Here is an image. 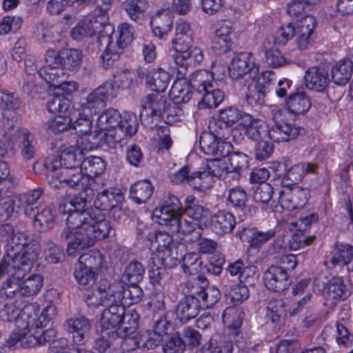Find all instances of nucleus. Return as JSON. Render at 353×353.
Segmentation results:
<instances>
[{"label": "nucleus", "mask_w": 353, "mask_h": 353, "mask_svg": "<svg viewBox=\"0 0 353 353\" xmlns=\"http://www.w3.org/2000/svg\"><path fill=\"white\" fill-rule=\"evenodd\" d=\"M88 194L89 192H82L70 195L59 203V212L68 214L66 225L60 232V240L67 242L66 252L70 256H76L96 241L107 238L112 228L109 220L87 208Z\"/></svg>", "instance_id": "1"}, {"label": "nucleus", "mask_w": 353, "mask_h": 353, "mask_svg": "<svg viewBox=\"0 0 353 353\" xmlns=\"http://www.w3.org/2000/svg\"><path fill=\"white\" fill-rule=\"evenodd\" d=\"M101 315V327L120 333L136 332L139 321V314L134 309H126L123 303L106 305Z\"/></svg>", "instance_id": "2"}, {"label": "nucleus", "mask_w": 353, "mask_h": 353, "mask_svg": "<svg viewBox=\"0 0 353 353\" xmlns=\"http://www.w3.org/2000/svg\"><path fill=\"white\" fill-rule=\"evenodd\" d=\"M37 257L38 252L31 248L18 255L8 252L0 261V279L9 274L16 279H23Z\"/></svg>", "instance_id": "3"}, {"label": "nucleus", "mask_w": 353, "mask_h": 353, "mask_svg": "<svg viewBox=\"0 0 353 353\" xmlns=\"http://www.w3.org/2000/svg\"><path fill=\"white\" fill-rule=\"evenodd\" d=\"M138 126L136 115L124 112L123 121L119 125L111 128L104 133L105 142L110 148L121 147L128 137H131L137 132Z\"/></svg>", "instance_id": "4"}, {"label": "nucleus", "mask_w": 353, "mask_h": 353, "mask_svg": "<svg viewBox=\"0 0 353 353\" xmlns=\"http://www.w3.org/2000/svg\"><path fill=\"white\" fill-rule=\"evenodd\" d=\"M117 95L114 85L110 82H105L87 95L81 102L80 109L88 112L89 115L97 114L105 106V103Z\"/></svg>", "instance_id": "5"}, {"label": "nucleus", "mask_w": 353, "mask_h": 353, "mask_svg": "<svg viewBox=\"0 0 353 353\" xmlns=\"http://www.w3.org/2000/svg\"><path fill=\"white\" fill-rule=\"evenodd\" d=\"M170 181L175 184H188L200 192L210 189L213 183L212 176L205 172H190V168L185 165L178 172L170 175Z\"/></svg>", "instance_id": "6"}, {"label": "nucleus", "mask_w": 353, "mask_h": 353, "mask_svg": "<svg viewBox=\"0 0 353 353\" xmlns=\"http://www.w3.org/2000/svg\"><path fill=\"white\" fill-rule=\"evenodd\" d=\"M228 70L229 75L233 79H239L246 75L255 79L259 74V66L254 63L252 53L243 52L232 59Z\"/></svg>", "instance_id": "7"}, {"label": "nucleus", "mask_w": 353, "mask_h": 353, "mask_svg": "<svg viewBox=\"0 0 353 353\" xmlns=\"http://www.w3.org/2000/svg\"><path fill=\"white\" fill-rule=\"evenodd\" d=\"M45 61L68 70H74L81 64L82 53L79 50L73 48H63L57 52L49 50L46 52Z\"/></svg>", "instance_id": "8"}, {"label": "nucleus", "mask_w": 353, "mask_h": 353, "mask_svg": "<svg viewBox=\"0 0 353 353\" xmlns=\"http://www.w3.org/2000/svg\"><path fill=\"white\" fill-rule=\"evenodd\" d=\"M310 191L299 186L283 187L279 192V202L283 209L291 211L301 208L307 203Z\"/></svg>", "instance_id": "9"}, {"label": "nucleus", "mask_w": 353, "mask_h": 353, "mask_svg": "<svg viewBox=\"0 0 353 353\" xmlns=\"http://www.w3.org/2000/svg\"><path fill=\"white\" fill-rule=\"evenodd\" d=\"M263 278L265 286L272 292H283L292 283L289 273L281 265L269 267L263 273Z\"/></svg>", "instance_id": "10"}, {"label": "nucleus", "mask_w": 353, "mask_h": 353, "mask_svg": "<svg viewBox=\"0 0 353 353\" xmlns=\"http://www.w3.org/2000/svg\"><path fill=\"white\" fill-rule=\"evenodd\" d=\"M165 225L168 227L172 233L184 234L186 241L195 242L201 236V225L191 219L184 218L182 214L170 220Z\"/></svg>", "instance_id": "11"}, {"label": "nucleus", "mask_w": 353, "mask_h": 353, "mask_svg": "<svg viewBox=\"0 0 353 353\" xmlns=\"http://www.w3.org/2000/svg\"><path fill=\"white\" fill-rule=\"evenodd\" d=\"M183 208L177 196L167 192L164 194L161 205L154 210V215L161 225H167L170 220L181 214Z\"/></svg>", "instance_id": "12"}, {"label": "nucleus", "mask_w": 353, "mask_h": 353, "mask_svg": "<svg viewBox=\"0 0 353 353\" xmlns=\"http://www.w3.org/2000/svg\"><path fill=\"white\" fill-rule=\"evenodd\" d=\"M63 327L72 334L73 341L77 345H83L90 338L91 323L89 319L79 316L67 319Z\"/></svg>", "instance_id": "13"}, {"label": "nucleus", "mask_w": 353, "mask_h": 353, "mask_svg": "<svg viewBox=\"0 0 353 353\" xmlns=\"http://www.w3.org/2000/svg\"><path fill=\"white\" fill-rule=\"evenodd\" d=\"M172 59L178 66L177 79H183L186 77L188 65L199 64L203 59V54L201 48L194 47L190 50L176 51Z\"/></svg>", "instance_id": "14"}, {"label": "nucleus", "mask_w": 353, "mask_h": 353, "mask_svg": "<svg viewBox=\"0 0 353 353\" xmlns=\"http://www.w3.org/2000/svg\"><path fill=\"white\" fill-rule=\"evenodd\" d=\"M37 307V305L35 304H28L21 310L13 303H6L1 311V316L4 321H14L17 327L26 330V328H23L22 326H25V322L29 317V314L32 312L35 314Z\"/></svg>", "instance_id": "15"}, {"label": "nucleus", "mask_w": 353, "mask_h": 353, "mask_svg": "<svg viewBox=\"0 0 353 353\" xmlns=\"http://www.w3.org/2000/svg\"><path fill=\"white\" fill-rule=\"evenodd\" d=\"M2 236L5 239L7 246V254H23L28 248L34 249L32 245L26 244V234L14 230L10 225H5L1 230Z\"/></svg>", "instance_id": "16"}, {"label": "nucleus", "mask_w": 353, "mask_h": 353, "mask_svg": "<svg viewBox=\"0 0 353 353\" xmlns=\"http://www.w3.org/2000/svg\"><path fill=\"white\" fill-rule=\"evenodd\" d=\"M10 140L18 145L20 154L25 161H30L36 157L34 136L26 128H19L10 137Z\"/></svg>", "instance_id": "17"}, {"label": "nucleus", "mask_w": 353, "mask_h": 353, "mask_svg": "<svg viewBox=\"0 0 353 353\" xmlns=\"http://www.w3.org/2000/svg\"><path fill=\"white\" fill-rule=\"evenodd\" d=\"M235 216L225 210H219L210 216L208 227L216 234L223 236L231 233L235 228Z\"/></svg>", "instance_id": "18"}, {"label": "nucleus", "mask_w": 353, "mask_h": 353, "mask_svg": "<svg viewBox=\"0 0 353 353\" xmlns=\"http://www.w3.org/2000/svg\"><path fill=\"white\" fill-rule=\"evenodd\" d=\"M241 125L243 126L245 134L250 139L259 141L267 137L269 138L270 129L265 123L249 114L243 113Z\"/></svg>", "instance_id": "19"}, {"label": "nucleus", "mask_w": 353, "mask_h": 353, "mask_svg": "<svg viewBox=\"0 0 353 353\" xmlns=\"http://www.w3.org/2000/svg\"><path fill=\"white\" fill-rule=\"evenodd\" d=\"M169 101L164 96L158 94H150L143 97L141 101L143 108L140 114L141 119L143 121L144 112L145 115L150 114L152 117L161 118Z\"/></svg>", "instance_id": "20"}, {"label": "nucleus", "mask_w": 353, "mask_h": 353, "mask_svg": "<svg viewBox=\"0 0 353 353\" xmlns=\"http://www.w3.org/2000/svg\"><path fill=\"white\" fill-rule=\"evenodd\" d=\"M316 164L312 163H300L288 168L281 179L282 187L297 186L307 173H316Z\"/></svg>", "instance_id": "21"}, {"label": "nucleus", "mask_w": 353, "mask_h": 353, "mask_svg": "<svg viewBox=\"0 0 353 353\" xmlns=\"http://www.w3.org/2000/svg\"><path fill=\"white\" fill-rule=\"evenodd\" d=\"M315 28V20L312 15H307L296 22V43L299 50H307L311 45V36Z\"/></svg>", "instance_id": "22"}, {"label": "nucleus", "mask_w": 353, "mask_h": 353, "mask_svg": "<svg viewBox=\"0 0 353 353\" xmlns=\"http://www.w3.org/2000/svg\"><path fill=\"white\" fill-rule=\"evenodd\" d=\"M192 30L190 23L180 21L176 23L172 47L175 51L190 50L193 46Z\"/></svg>", "instance_id": "23"}, {"label": "nucleus", "mask_w": 353, "mask_h": 353, "mask_svg": "<svg viewBox=\"0 0 353 353\" xmlns=\"http://www.w3.org/2000/svg\"><path fill=\"white\" fill-rule=\"evenodd\" d=\"M200 301L194 296H185L176 305V318L182 323H187L194 319L201 309Z\"/></svg>", "instance_id": "24"}, {"label": "nucleus", "mask_w": 353, "mask_h": 353, "mask_svg": "<svg viewBox=\"0 0 353 353\" xmlns=\"http://www.w3.org/2000/svg\"><path fill=\"white\" fill-rule=\"evenodd\" d=\"M305 81L309 90L323 91L330 83L329 73L323 68L311 67L305 73Z\"/></svg>", "instance_id": "25"}, {"label": "nucleus", "mask_w": 353, "mask_h": 353, "mask_svg": "<svg viewBox=\"0 0 353 353\" xmlns=\"http://www.w3.org/2000/svg\"><path fill=\"white\" fill-rule=\"evenodd\" d=\"M310 98L303 92L290 93L285 99L284 107L294 115L305 114L311 108Z\"/></svg>", "instance_id": "26"}, {"label": "nucleus", "mask_w": 353, "mask_h": 353, "mask_svg": "<svg viewBox=\"0 0 353 353\" xmlns=\"http://www.w3.org/2000/svg\"><path fill=\"white\" fill-rule=\"evenodd\" d=\"M152 246L157 250V253L165 256L172 261H180L181 257L173 256V251L176 245L173 243L172 236L161 231L156 232L151 239Z\"/></svg>", "instance_id": "27"}, {"label": "nucleus", "mask_w": 353, "mask_h": 353, "mask_svg": "<svg viewBox=\"0 0 353 353\" xmlns=\"http://www.w3.org/2000/svg\"><path fill=\"white\" fill-rule=\"evenodd\" d=\"M214 134L209 132H203L199 139V145L201 151L208 155L224 157L226 154L223 152L224 143L219 142L217 139L224 137L221 136L219 132Z\"/></svg>", "instance_id": "28"}, {"label": "nucleus", "mask_w": 353, "mask_h": 353, "mask_svg": "<svg viewBox=\"0 0 353 353\" xmlns=\"http://www.w3.org/2000/svg\"><path fill=\"white\" fill-rule=\"evenodd\" d=\"M301 128L294 124L282 123L273 125L269 132V139L274 142L290 141L300 134Z\"/></svg>", "instance_id": "29"}, {"label": "nucleus", "mask_w": 353, "mask_h": 353, "mask_svg": "<svg viewBox=\"0 0 353 353\" xmlns=\"http://www.w3.org/2000/svg\"><path fill=\"white\" fill-rule=\"evenodd\" d=\"M123 199V196L120 190L105 189L97 194L94 205L97 209L109 210L117 204H120Z\"/></svg>", "instance_id": "30"}, {"label": "nucleus", "mask_w": 353, "mask_h": 353, "mask_svg": "<svg viewBox=\"0 0 353 353\" xmlns=\"http://www.w3.org/2000/svg\"><path fill=\"white\" fill-rule=\"evenodd\" d=\"M63 172L64 178L62 180L65 181L66 186L77 190L82 189L85 192H89L90 195L93 194V190L88 187L90 185V179L83 174V171L74 172L70 169H63Z\"/></svg>", "instance_id": "31"}, {"label": "nucleus", "mask_w": 353, "mask_h": 353, "mask_svg": "<svg viewBox=\"0 0 353 353\" xmlns=\"http://www.w3.org/2000/svg\"><path fill=\"white\" fill-rule=\"evenodd\" d=\"M192 88L186 79H178L172 85L170 96L174 104L188 103L192 97Z\"/></svg>", "instance_id": "32"}, {"label": "nucleus", "mask_w": 353, "mask_h": 353, "mask_svg": "<svg viewBox=\"0 0 353 353\" xmlns=\"http://www.w3.org/2000/svg\"><path fill=\"white\" fill-rule=\"evenodd\" d=\"M353 72V62L344 59L336 63L332 69V81L336 85H345L350 79Z\"/></svg>", "instance_id": "33"}, {"label": "nucleus", "mask_w": 353, "mask_h": 353, "mask_svg": "<svg viewBox=\"0 0 353 353\" xmlns=\"http://www.w3.org/2000/svg\"><path fill=\"white\" fill-rule=\"evenodd\" d=\"M173 15L169 11H163L156 14L151 19L152 32L161 38L171 29L173 24Z\"/></svg>", "instance_id": "34"}, {"label": "nucleus", "mask_w": 353, "mask_h": 353, "mask_svg": "<svg viewBox=\"0 0 353 353\" xmlns=\"http://www.w3.org/2000/svg\"><path fill=\"white\" fill-rule=\"evenodd\" d=\"M275 235L272 230L266 232H253L250 229L244 228L239 233L242 241H248L253 248H258Z\"/></svg>", "instance_id": "35"}, {"label": "nucleus", "mask_w": 353, "mask_h": 353, "mask_svg": "<svg viewBox=\"0 0 353 353\" xmlns=\"http://www.w3.org/2000/svg\"><path fill=\"white\" fill-rule=\"evenodd\" d=\"M145 82L152 90L164 92L170 83V74L161 68L154 69L147 74Z\"/></svg>", "instance_id": "36"}, {"label": "nucleus", "mask_w": 353, "mask_h": 353, "mask_svg": "<svg viewBox=\"0 0 353 353\" xmlns=\"http://www.w3.org/2000/svg\"><path fill=\"white\" fill-rule=\"evenodd\" d=\"M243 113L234 106H229L219 110V117L214 122V125L220 129H228L238 121H242Z\"/></svg>", "instance_id": "37"}, {"label": "nucleus", "mask_w": 353, "mask_h": 353, "mask_svg": "<svg viewBox=\"0 0 353 353\" xmlns=\"http://www.w3.org/2000/svg\"><path fill=\"white\" fill-rule=\"evenodd\" d=\"M266 87L261 82L256 81L253 85H250L245 95V100L248 105L259 108L265 103Z\"/></svg>", "instance_id": "38"}, {"label": "nucleus", "mask_w": 353, "mask_h": 353, "mask_svg": "<svg viewBox=\"0 0 353 353\" xmlns=\"http://www.w3.org/2000/svg\"><path fill=\"white\" fill-rule=\"evenodd\" d=\"M346 287L343 283V281L341 277H334L327 283L323 293L327 301H330L332 304L336 302L344 296H346Z\"/></svg>", "instance_id": "39"}, {"label": "nucleus", "mask_w": 353, "mask_h": 353, "mask_svg": "<svg viewBox=\"0 0 353 353\" xmlns=\"http://www.w3.org/2000/svg\"><path fill=\"white\" fill-rule=\"evenodd\" d=\"M84 155L81 149L75 146H70L64 149L60 154V163L63 169H72L81 167Z\"/></svg>", "instance_id": "40"}, {"label": "nucleus", "mask_w": 353, "mask_h": 353, "mask_svg": "<svg viewBox=\"0 0 353 353\" xmlns=\"http://www.w3.org/2000/svg\"><path fill=\"white\" fill-rule=\"evenodd\" d=\"M192 89L202 94L213 85V75L205 70H199L192 73L188 81Z\"/></svg>", "instance_id": "41"}, {"label": "nucleus", "mask_w": 353, "mask_h": 353, "mask_svg": "<svg viewBox=\"0 0 353 353\" xmlns=\"http://www.w3.org/2000/svg\"><path fill=\"white\" fill-rule=\"evenodd\" d=\"M154 187L149 180L139 181L130 190V197L137 203H145L152 195Z\"/></svg>", "instance_id": "42"}, {"label": "nucleus", "mask_w": 353, "mask_h": 353, "mask_svg": "<svg viewBox=\"0 0 353 353\" xmlns=\"http://www.w3.org/2000/svg\"><path fill=\"white\" fill-rule=\"evenodd\" d=\"M123 121V116L114 108H110L102 112L98 117L97 125L101 131H107L111 128L119 125Z\"/></svg>", "instance_id": "43"}, {"label": "nucleus", "mask_w": 353, "mask_h": 353, "mask_svg": "<svg viewBox=\"0 0 353 353\" xmlns=\"http://www.w3.org/2000/svg\"><path fill=\"white\" fill-rule=\"evenodd\" d=\"M54 64L47 63L46 65L39 70V77L46 81L51 86L55 87L60 83L61 79H64L65 72L60 65L53 66Z\"/></svg>", "instance_id": "44"}, {"label": "nucleus", "mask_w": 353, "mask_h": 353, "mask_svg": "<svg viewBox=\"0 0 353 353\" xmlns=\"http://www.w3.org/2000/svg\"><path fill=\"white\" fill-rule=\"evenodd\" d=\"M353 259V247L348 244L336 243L332 251L331 263L340 266L348 265Z\"/></svg>", "instance_id": "45"}, {"label": "nucleus", "mask_w": 353, "mask_h": 353, "mask_svg": "<svg viewBox=\"0 0 353 353\" xmlns=\"http://www.w3.org/2000/svg\"><path fill=\"white\" fill-rule=\"evenodd\" d=\"M148 6L146 0H128L123 3L130 18L137 23L143 21Z\"/></svg>", "instance_id": "46"}, {"label": "nucleus", "mask_w": 353, "mask_h": 353, "mask_svg": "<svg viewBox=\"0 0 353 353\" xmlns=\"http://www.w3.org/2000/svg\"><path fill=\"white\" fill-rule=\"evenodd\" d=\"M201 94V99L198 104L200 108H216L225 98L224 92L219 88H214V85L205 90Z\"/></svg>", "instance_id": "47"}, {"label": "nucleus", "mask_w": 353, "mask_h": 353, "mask_svg": "<svg viewBox=\"0 0 353 353\" xmlns=\"http://www.w3.org/2000/svg\"><path fill=\"white\" fill-rule=\"evenodd\" d=\"M43 278L39 274H33L21 281V296L29 297L36 294L43 287Z\"/></svg>", "instance_id": "48"}, {"label": "nucleus", "mask_w": 353, "mask_h": 353, "mask_svg": "<svg viewBox=\"0 0 353 353\" xmlns=\"http://www.w3.org/2000/svg\"><path fill=\"white\" fill-rule=\"evenodd\" d=\"M221 291L215 286H210L200 290L199 296L196 297L199 301L202 309H208L213 307L221 298Z\"/></svg>", "instance_id": "49"}, {"label": "nucleus", "mask_w": 353, "mask_h": 353, "mask_svg": "<svg viewBox=\"0 0 353 353\" xmlns=\"http://www.w3.org/2000/svg\"><path fill=\"white\" fill-rule=\"evenodd\" d=\"M144 272L143 265L137 261H132L127 265L122 274V282H128L129 284L138 283L143 279Z\"/></svg>", "instance_id": "50"}, {"label": "nucleus", "mask_w": 353, "mask_h": 353, "mask_svg": "<svg viewBox=\"0 0 353 353\" xmlns=\"http://www.w3.org/2000/svg\"><path fill=\"white\" fill-rule=\"evenodd\" d=\"M81 170L85 172L86 176L92 178L102 174L105 170V163L101 157H90L83 158L81 163Z\"/></svg>", "instance_id": "51"}, {"label": "nucleus", "mask_w": 353, "mask_h": 353, "mask_svg": "<svg viewBox=\"0 0 353 353\" xmlns=\"http://www.w3.org/2000/svg\"><path fill=\"white\" fill-rule=\"evenodd\" d=\"M222 291L224 296L230 299L231 302L234 305L241 303L249 297V290L245 285H235L232 287L230 284L224 283L222 285Z\"/></svg>", "instance_id": "52"}, {"label": "nucleus", "mask_w": 353, "mask_h": 353, "mask_svg": "<svg viewBox=\"0 0 353 353\" xmlns=\"http://www.w3.org/2000/svg\"><path fill=\"white\" fill-rule=\"evenodd\" d=\"M183 212L187 214L189 218L194 221H197L201 226L205 228L208 227L210 211L208 209L204 208L203 206L197 204H191L187 205L183 210Z\"/></svg>", "instance_id": "53"}, {"label": "nucleus", "mask_w": 353, "mask_h": 353, "mask_svg": "<svg viewBox=\"0 0 353 353\" xmlns=\"http://www.w3.org/2000/svg\"><path fill=\"white\" fill-rule=\"evenodd\" d=\"M97 331L100 332V336L95 339L94 349L99 353H104L110 347L113 340L117 339V332L101 326Z\"/></svg>", "instance_id": "54"}, {"label": "nucleus", "mask_w": 353, "mask_h": 353, "mask_svg": "<svg viewBox=\"0 0 353 353\" xmlns=\"http://www.w3.org/2000/svg\"><path fill=\"white\" fill-rule=\"evenodd\" d=\"M43 252L46 261L49 263H60L65 257L62 249L49 239L43 241Z\"/></svg>", "instance_id": "55"}, {"label": "nucleus", "mask_w": 353, "mask_h": 353, "mask_svg": "<svg viewBox=\"0 0 353 353\" xmlns=\"http://www.w3.org/2000/svg\"><path fill=\"white\" fill-rule=\"evenodd\" d=\"M106 305H119L123 303L124 293V283L114 282L104 288Z\"/></svg>", "instance_id": "56"}, {"label": "nucleus", "mask_w": 353, "mask_h": 353, "mask_svg": "<svg viewBox=\"0 0 353 353\" xmlns=\"http://www.w3.org/2000/svg\"><path fill=\"white\" fill-rule=\"evenodd\" d=\"M103 258L99 250L83 254L79 259V264L97 272L103 264Z\"/></svg>", "instance_id": "57"}, {"label": "nucleus", "mask_w": 353, "mask_h": 353, "mask_svg": "<svg viewBox=\"0 0 353 353\" xmlns=\"http://www.w3.org/2000/svg\"><path fill=\"white\" fill-rule=\"evenodd\" d=\"M123 50L116 44L108 43L100 57L102 68L105 70L110 68L119 59Z\"/></svg>", "instance_id": "58"}, {"label": "nucleus", "mask_w": 353, "mask_h": 353, "mask_svg": "<svg viewBox=\"0 0 353 353\" xmlns=\"http://www.w3.org/2000/svg\"><path fill=\"white\" fill-rule=\"evenodd\" d=\"M96 34L94 23L91 21L84 20L79 22L70 31L71 37L76 41L91 37Z\"/></svg>", "instance_id": "59"}, {"label": "nucleus", "mask_w": 353, "mask_h": 353, "mask_svg": "<svg viewBox=\"0 0 353 353\" xmlns=\"http://www.w3.org/2000/svg\"><path fill=\"white\" fill-rule=\"evenodd\" d=\"M54 225V217L52 214V210L49 207L44 208L39 212L35 219H34V226L41 232L48 231Z\"/></svg>", "instance_id": "60"}, {"label": "nucleus", "mask_w": 353, "mask_h": 353, "mask_svg": "<svg viewBox=\"0 0 353 353\" xmlns=\"http://www.w3.org/2000/svg\"><path fill=\"white\" fill-rule=\"evenodd\" d=\"M92 115L81 111L79 109V117L74 121H72L71 127L76 130V133L80 135L88 134L92 128Z\"/></svg>", "instance_id": "61"}, {"label": "nucleus", "mask_w": 353, "mask_h": 353, "mask_svg": "<svg viewBox=\"0 0 353 353\" xmlns=\"http://www.w3.org/2000/svg\"><path fill=\"white\" fill-rule=\"evenodd\" d=\"M70 106V100L62 94L53 96L47 103L48 111L53 114L65 113Z\"/></svg>", "instance_id": "62"}, {"label": "nucleus", "mask_w": 353, "mask_h": 353, "mask_svg": "<svg viewBox=\"0 0 353 353\" xmlns=\"http://www.w3.org/2000/svg\"><path fill=\"white\" fill-rule=\"evenodd\" d=\"M253 199L258 203H268L273 195L274 188L270 183H261L252 188Z\"/></svg>", "instance_id": "63"}, {"label": "nucleus", "mask_w": 353, "mask_h": 353, "mask_svg": "<svg viewBox=\"0 0 353 353\" xmlns=\"http://www.w3.org/2000/svg\"><path fill=\"white\" fill-rule=\"evenodd\" d=\"M248 200L246 192L243 188L236 187L229 190L228 201L234 208L243 210Z\"/></svg>", "instance_id": "64"}]
</instances>
